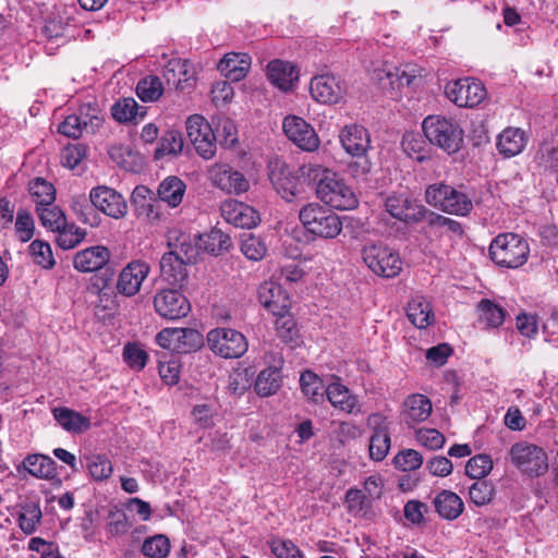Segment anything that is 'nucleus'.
Returning <instances> with one entry per match:
<instances>
[{
  "label": "nucleus",
  "mask_w": 558,
  "mask_h": 558,
  "mask_svg": "<svg viewBox=\"0 0 558 558\" xmlns=\"http://www.w3.org/2000/svg\"><path fill=\"white\" fill-rule=\"evenodd\" d=\"M304 229L325 240L336 239L342 231V220L332 208L318 203H308L299 211Z\"/></svg>",
  "instance_id": "f257e3e1"
},
{
  "label": "nucleus",
  "mask_w": 558,
  "mask_h": 558,
  "mask_svg": "<svg viewBox=\"0 0 558 558\" xmlns=\"http://www.w3.org/2000/svg\"><path fill=\"white\" fill-rule=\"evenodd\" d=\"M426 138L449 155L461 149L463 130L457 121L441 116H429L422 123Z\"/></svg>",
  "instance_id": "f03ea898"
},
{
  "label": "nucleus",
  "mask_w": 558,
  "mask_h": 558,
  "mask_svg": "<svg viewBox=\"0 0 558 558\" xmlns=\"http://www.w3.org/2000/svg\"><path fill=\"white\" fill-rule=\"evenodd\" d=\"M425 201L441 211L457 216H466L473 208L469 195L445 183L428 185L425 191Z\"/></svg>",
  "instance_id": "7ed1b4c3"
},
{
  "label": "nucleus",
  "mask_w": 558,
  "mask_h": 558,
  "mask_svg": "<svg viewBox=\"0 0 558 558\" xmlns=\"http://www.w3.org/2000/svg\"><path fill=\"white\" fill-rule=\"evenodd\" d=\"M527 242L519 234L504 233L497 235L489 246L490 258L499 266L518 268L529 257Z\"/></svg>",
  "instance_id": "20e7f679"
},
{
  "label": "nucleus",
  "mask_w": 558,
  "mask_h": 558,
  "mask_svg": "<svg viewBox=\"0 0 558 558\" xmlns=\"http://www.w3.org/2000/svg\"><path fill=\"white\" fill-rule=\"evenodd\" d=\"M508 459L515 469L530 477H539L549 469L546 451L542 447L524 440L510 447Z\"/></svg>",
  "instance_id": "39448f33"
},
{
  "label": "nucleus",
  "mask_w": 558,
  "mask_h": 558,
  "mask_svg": "<svg viewBox=\"0 0 558 558\" xmlns=\"http://www.w3.org/2000/svg\"><path fill=\"white\" fill-rule=\"evenodd\" d=\"M366 266L377 276L393 278L402 270V260L397 252L383 243H368L362 250Z\"/></svg>",
  "instance_id": "423d86ee"
},
{
  "label": "nucleus",
  "mask_w": 558,
  "mask_h": 558,
  "mask_svg": "<svg viewBox=\"0 0 558 558\" xmlns=\"http://www.w3.org/2000/svg\"><path fill=\"white\" fill-rule=\"evenodd\" d=\"M209 349L223 359L241 357L248 348L245 336L231 328H215L207 333Z\"/></svg>",
  "instance_id": "0eeeda50"
},
{
  "label": "nucleus",
  "mask_w": 558,
  "mask_h": 558,
  "mask_svg": "<svg viewBox=\"0 0 558 558\" xmlns=\"http://www.w3.org/2000/svg\"><path fill=\"white\" fill-rule=\"evenodd\" d=\"M186 133L195 150L205 159L216 154V134L210 124L199 114L191 116L186 121Z\"/></svg>",
  "instance_id": "6e6552de"
},
{
  "label": "nucleus",
  "mask_w": 558,
  "mask_h": 558,
  "mask_svg": "<svg viewBox=\"0 0 558 558\" xmlns=\"http://www.w3.org/2000/svg\"><path fill=\"white\" fill-rule=\"evenodd\" d=\"M154 308L160 317L177 320L187 316L191 304L178 289H161L154 296Z\"/></svg>",
  "instance_id": "1a4fd4ad"
},
{
  "label": "nucleus",
  "mask_w": 558,
  "mask_h": 558,
  "mask_svg": "<svg viewBox=\"0 0 558 558\" xmlns=\"http://www.w3.org/2000/svg\"><path fill=\"white\" fill-rule=\"evenodd\" d=\"M386 210L391 217L407 223H418L426 218L428 209L415 199L404 195L393 193L386 198Z\"/></svg>",
  "instance_id": "9d476101"
},
{
  "label": "nucleus",
  "mask_w": 558,
  "mask_h": 558,
  "mask_svg": "<svg viewBox=\"0 0 558 558\" xmlns=\"http://www.w3.org/2000/svg\"><path fill=\"white\" fill-rule=\"evenodd\" d=\"M446 95L459 107L473 108L485 99L486 89L480 81L460 78L447 84Z\"/></svg>",
  "instance_id": "9b49d317"
},
{
  "label": "nucleus",
  "mask_w": 558,
  "mask_h": 558,
  "mask_svg": "<svg viewBox=\"0 0 558 558\" xmlns=\"http://www.w3.org/2000/svg\"><path fill=\"white\" fill-rule=\"evenodd\" d=\"M317 196L330 208L348 210L357 205V198L352 189L342 180H338L336 173L318 189Z\"/></svg>",
  "instance_id": "f8f14e48"
},
{
  "label": "nucleus",
  "mask_w": 558,
  "mask_h": 558,
  "mask_svg": "<svg viewBox=\"0 0 558 558\" xmlns=\"http://www.w3.org/2000/svg\"><path fill=\"white\" fill-rule=\"evenodd\" d=\"M367 426L372 429L369 438V457L374 461H383L391 446L389 422L380 413H373L367 417Z\"/></svg>",
  "instance_id": "ddd939ff"
},
{
  "label": "nucleus",
  "mask_w": 558,
  "mask_h": 558,
  "mask_svg": "<svg viewBox=\"0 0 558 558\" xmlns=\"http://www.w3.org/2000/svg\"><path fill=\"white\" fill-rule=\"evenodd\" d=\"M89 201L96 209L116 219L123 218L128 213V204L123 196L105 185L92 189Z\"/></svg>",
  "instance_id": "4468645a"
},
{
  "label": "nucleus",
  "mask_w": 558,
  "mask_h": 558,
  "mask_svg": "<svg viewBox=\"0 0 558 558\" xmlns=\"http://www.w3.org/2000/svg\"><path fill=\"white\" fill-rule=\"evenodd\" d=\"M282 128L288 138L303 150L314 151L318 148L319 138L304 119L296 116L287 117L283 120Z\"/></svg>",
  "instance_id": "2eb2a0df"
},
{
  "label": "nucleus",
  "mask_w": 558,
  "mask_h": 558,
  "mask_svg": "<svg viewBox=\"0 0 558 558\" xmlns=\"http://www.w3.org/2000/svg\"><path fill=\"white\" fill-rule=\"evenodd\" d=\"M310 92L313 98L322 104H337L347 93L343 81L335 75L324 74L312 78Z\"/></svg>",
  "instance_id": "dca6fc26"
},
{
  "label": "nucleus",
  "mask_w": 558,
  "mask_h": 558,
  "mask_svg": "<svg viewBox=\"0 0 558 558\" xmlns=\"http://www.w3.org/2000/svg\"><path fill=\"white\" fill-rule=\"evenodd\" d=\"M210 179L215 186L228 194H241L250 187L245 175L229 165H215L210 169Z\"/></svg>",
  "instance_id": "f3484780"
},
{
  "label": "nucleus",
  "mask_w": 558,
  "mask_h": 558,
  "mask_svg": "<svg viewBox=\"0 0 558 558\" xmlns=\"http://www.w3.org/2000/svg\"><path fill=\"white\" fill-rule=\"evenodd\" d=\"M220 211L228 223L238 228L251 229L259 222V215L253 207L235 199L225 201Z\"/></svg>",
  "instance_id": "a211bd4d"
},
{
  "label": "nucleus",
  "mask_w": 558,
  "mask_h": 558,
  "mask_svg": "<svg viewBox=\"0 0 558 558\" xmlns=\"http://www.w3.org/2000/svg\"><path fill=\"white\" fill-rule=\"evenodd\" d=\"M258 300L275 316H283L289 312L291 305L288 293L274 281H265L259 286Z\"/></svg>",
  "instance_id": "6ab92c4d"
},
{
  "label": "nucleus",
  "mask_w": 558,
  "mask_h": 558,
  "mask_svg": "<svg viewBox=\"0 0 558 558\" xmlns=\"http://www.w3.org/2000/svg\"><path fill=\"white\" fill-rule=\"evenodd\" d=\"M163 76L169 85H173L175 89L190 93L195 86V71L187 60L171 59L165 66Z\"/></svg>",
  "instance_id": "aec40b11"
},
{
  "label": "nucleus",
  "mask_w": 558,
  "mask_h": 558,
  "mask_svg": "<svg viewBox=\"0 0 558 558\" xmlns=\"http://www.w3.org/2000/svg\"><path fill=\"white\" fill-rule=\"evenodd\" d=\"M149 272V266L144 262H132L120 272L117 289L119 293L125 296L135 295L142 286V282Z\"/></svg>",
  "instance_id": "412c9836"
},
{
  "label": "nucleus",
  "mask_w": 558,
  "mask_h": 558,
  "mask_svg": "<svg viewBox=\"0 0 558 558\" xmlns=\"http://www.w3.org/2000/svg\"><path fill=\"white\" fill-rule=\"evenodd\" d=\"M344 150L351 156L365 155L371 148L368 131L359 124H349L342 128L339 135Z\"/></svg>",
  "instance_id": "4be33fe9"
},
{
  "label": "nucleus",
  "mask_w": 558,
  "mask_h": 558,
  "mask_svg": "<svg viewBox=\"0 0 558 558\" xmlns=\"http://www.w3.org/2000/svg\"><path fill=\"white\" fill-rule=\"evenodd\" d=\"M269 180L275 190L288 202L292 201V198L300 193L298 179L282 161H276L270 167Z\"/></svg>",
  "instance_id": "5701e85b"
},
{
  "label": "nucleus",
  "mask_w": 558,
  "mask_h": 558,
  "mask_svg": "<svg viewBox=\"0 0 558 558\" xmlns=\"http://www.w3.org/2000/svg\"><path fill=\"white\" fill-rule=\"evenodd\" d=\"M131 203L138 218L147 221L159 220V204L155 198L154 192L148 187L144 185L136 186L132 192Z\"/></svg>",
  "instance_id": "b1692460"
},
{
  "label": "nucleus",
  "mask_w": 558,
  "mask_h": 558,
  "mask_svg": "<svg viewBox=\"0 0 558 558\" xmlns=\"http://www.w3.org/2000/svg\"><path fill=\"white\" fill-rule=\"evenodd\" d=\"M110 259V251L97 245L80 251L74 256V267L82 272H92L104 268Z\"/></svg>",
  "instance_id": "393cba45"
},
{
  "label": "nucleus",
  "mask_w": 558,
  "mask_h": 558,
  "mask_svg": "<svg viewBox=\"0 0 558 558\" xmlns=\"http://www.w3.org/2000/svg\"><path fill=\"white\" fill-rule=\"evenodd\" d=\"M102 119L97 114H71L65 118V120L59 124L58 131L72 138H78L82 136L83 132L94 133L97 128L101 125Z\"/></svg>",
  "instance_id": "a878e982"
},
{
  "label": "nucleus",
  "mask_w": 558,
  "mask_h": 558,
  "mask_svg": "<svg viewBox=\"0 0 558 558\" xmlns=\"http://www.w3.org/2000/svg\"><path fill=\"white\" fill-rule=\"evenodd\" d=\"M251 68V57L247 53L229 52L218 63V70L231 82L243 80Z\"/></svg>",
  "instance_id": "bb28decb"
},
{
  "label": "nucleus",
  "mask_w": 558,
  "mask_h": 558,
  "mask_svg": "<svg viewBox=\"0 0 558 558\" xmlns=\"http://www.w3.org/2000/svg\"><path fill=\"white\" fill-rule=\"evenodd\" d=\"M22 470L37 478L50 480L57 475V463L48 456L33 453L28 454L22 464L17 466L19 473Z\"/></svg>",
  "instance_id": "cd10ccee"
},
{
  "label": "nucleus",
  "mask_w": 558,
  "mask_h": 558,
  "mask_svg": "<svg viewBox=\"0 0 558 558\" xmlns=\"http://www.w3.org/2000/svg\"><path fill=\"white\" fill-rule=\"evenodd\" d=\"M267 76L274 85L282 90H288L298 80L299 73L292 63L274 60L267 66Z\"/></svg>",
  "instance_id": "c85d7f7f"
},
{
  "label": "nucleus",
  "mask_w": 558,
  "mask_h": 558,
  "mask_svg": "<svg viewBox=\"0 0 558 558\" xmlns=\"http://www.w3.org/2000/svg\"><path fill=\"white\" fill-rule=\"evenodd\" d=\"M186 263L172 253H165L160 259V272L165 280L172 286H182L186 279Z\"/></svg>",
  "instance_id": "c756f323"
},
{
  "label": "nucleus",
  "mask_w": 558,
  "mask_h": 558,
  "mask_svg": "<svg viewBox=\"0 0 558 558\" xmlns=\"http://www.w3.org/2000/svg\"><path fill=\"white\" fill-rule=\"evenodd\" d=\"M404 405V422L409 426L427 420L432 413V402L423 395L409 397Z\"/></svg>",
  "instance_id": "7c9ffc66"
},
{
  "label": "nucleus",
  "mask_w": 558,
  "mask_h": 558,
  "mask_svg": "<svg viewBox=\"0 0 558 558\" xmlns=\"http://www.w3.org/2000/svg\"><path fill=\"white\" fill-rule=\"evenodd\" d=\"M325 393L329 402L343 412L352 413L357 407V398L339 381H333L328 385Z\"/></svg>",
  "instance_id": "2f4dec72"
},
{
  "label": "nucleus",
  "mask_w": 558,
  "mask_h": 558,
  "mask_svg": "<svg viewBox=\"0 0 558 558\" xmlns=\"http://www.w3.org/2000/svg\"><path fill=\"white\" fill-rule=\"evenodd\" d=\"M407 316L420 329L428 327L434 320L432 306L423 296H415L408 303Z\"/></svg>",
  "instance_id": "473e14b6"
},
{
  "label": "nucleus",
  "mask_w": 558,
  "mask_h": 558,
  "mask_svg": "<svg viewBox=\"0 0 558 558\" xmlns=\"http://www.w3.org/2000/svg\"><path fill=\"white\" fill-rule=\"evenodd\" d=\"M438 514L447 520L457 519L463 511V501L453 492L442 490L434 499Z\"/></svg>",
  "instance_id": "72a5a7b5"
},
{
  "label": "nucleus",
  "mask_w": 558,
  "mask_h": 558,
  "mask_svg": "<svg viewBox=\"0 0 558 558\" xmlns=\"http://www.w3.org/2000/svg\"><path fill=\"white\" fill-rule=\"evenodd\" d=\"M198 246L209 254L218 256L230 250L232 241L229 234L218 228H214L208 233L199 236Z\"/></svg>",
  "instance_id": "f704fd0d"
},
{
  "label": "nucleus",
  "mask_w": 558,
  "mask_h": 558,
  "mask_svg": "<svg viewBox=\"0 0 558 558\" xmlns=\"http://www.w3.org/2000/svg\"><path fill=\"white\" fill-rule=\"evenodd\" d=\"M185 184L178 177L166 178L158 187L157 194L159 201L167 203L171 207H177L185 193Z\"/></svg>",
  "instance_id": "c9c22d12"
},
{
  "label": "nucleus",
  "mask_w": 558,
  "mask_h": 558,
  "mask_svg": "<svg viewBox=\"0 0 558 558\" xmlns=\"http://www.w3.org/2000/svg\"><path fill=\"white\" fill-rule=\"evenodd\" d=\"M52 413L56 421L68 432L82 433L90 425L87 417L69 408H54Z\"/></svg>",
  "instance_id": "e433bc0d"
},
{
  "label": "nucleus",
  "mask_w": 558,
  "mask_h": 558,
  "mask_svg": "<svg viewBox=\"0 0 558 558\" xmlns=\"http://www.w3.org/2000/svg\"><path fill=\"white\" fill-rule=\"evenodd\" d=\"M282 384L281 372L278 367L271 366L263 369L255 380V391L260 397L275 395Z\"/></svg>",
  "instance_id": "4c0bfd02"
},
{
  "label": "nucleus",
  "mask_w": 558,
  "mask_h": 558,
  "mask_svg": "<svg viewBox=\"0 0 558 558\" xmlns=\"http://www.w3.org/2000/svg\"><path fill=\"white\" fill-rule=\"evenodd\" d=\"M29 193L36 204V210L51 206L56 199V189L52 183L43 178H35L29 182Z\"/></svg>",
  "instance_id": "58836bf2"
},
{
  "label": "nucleus",
  "mask_w": 558,
  "mask_h": 558,
  "mask_svg": "<svg viewBox=\"0 0 558 558\" xmlns=\"http://www.w3.org/2000/svg\"><path fill=\"white\" fill-rule=\"evenodd\" d=\"M525 145L524 133L520 129L508 128L498 136L497 147L505 156H514Z\"/></svg>",
  "instance_id": "ea45409f"
},
{
  "label": "nucleus",
  "mask_w": 558,
  "mask_h": 558,
  "mask_svg": "<svg viewBox=\"0 0 558 558\" xmlns=\"http://www.w3.org/2000/svg\"><path fill=\"white\" fill-rule=\"evenodd\" d=\"M146 108L141 107L134 98H123L112 107V117L119 122H131L137 118L143 119Z\"/></svg>",
  "instance_id": "a19ab883"
},
{
  "label": "nucleus",
  "mask_w": 558,
  "mask_h": 558,
  "mask_svg": "<svg viewBox=\"0 0 558 558\" xmlns=\"http://www.w3.org/2000/svg\"><path fill=\"white\" fill-rule=\"evenodd\" d=\"M163 94L161 80L156 75L141 78L136 85V95L144 102H155Z\"/></svg>",
  "instance_id": "79ce46f5"
},
{
  "label": "nucleus",
  "mask_w": 558,
  "mask_h": 558,
  "mask_svg": "<svg viewBox=\"0 0 558 558\" xmlns=\"http://www.w3.org/2000/svg\"><path fill=\"white\" fill-rule=\"evenodd\" d=\"M300 385L302 392L308 400L319 403L324 400L325 387L323 380L313 372L305 371L301 374Z\"/></svg>",
  "instance_id": "37998d69"
},
{
  "label": "nucleus",
  "mask_w": 558,
  "mask_h": 558,
  "mask_svg": "<svg viewBox=\"0 0 558 558\" xmlns=\"http://www.w3.org/2000/svg\"><path fill=\"white\" fill-rule=\"evenodd\" d=\"M182 149V134L177 130H168L161 136L159 146L155 150V159H160L166 155L177 156Z\"/></svg>",
  "instance_id": "c03bdc74"
},
{
  "label": "nucleus",
  "mask_w": 558,
  "mask_h": 558,
  "mask_svg": "<svg viewBox=\"0 0 558 558\" xmlns=\"http://www.w3.org/2000/svg\"><path fill=\"white\" fill-rule=\"evenodd\" d=\"M58 232L57 235V244L62 250H71L78 245L86 236V231L76 227L74 223L65 225L59 230H54Z\"/></svg>",
  "instance_id": "a18cd8bd"
},
{
  "label": "nucleus",
  "mask_w": 558,
  "mask_h": 558,
  "mask_svg": "<svg viewBox=\"0 0 558 558\" xmlns=\"http://www.w3.org/2000/svg\"><path fill=\"white\" fill-rule=\"evenodd\" d=\"M300 175L310 185L315 186L316 192L324 183H327V180L335 174L331 170L324 168L320 165L306 163L300 167L299 169Z\"/></svg>",
  "instance_id": "49530a36"
},
{
  "label": "nucleus",
  "mask_w": 558,
  "mask_h": 558,
  "mask_svg": "<svg viewBox=\"0 0 558 558\" xmlns=\"http://www.w3.org/2000/svg\"><path fill=\"white\" fill-rule=\"evenodd\" d=\"M480 312V320L485 323L487 327L496 328L505 320V311L489 300H482L477 305Z\"/></svg>",
  "instance_id": "de8ad7c7"
},
{
  "label": "nucleus",
  "mask_w": 558,
  "mask_h": 558,
  "mask_svg": "<svg viewBox=\"0 0 558 558\" xmlns=\"http://www.w3.org/2000/svg\"><path fill=\"white\" fill-rule=\"evenodd\" d=\"M241 252L251 260H260L267 253V246L262 238L244 233L241 239Z\"/></svg>",
  "instance_id": "09e8293b"
},
{
  "label": "nucleus",
  "mask_w": 558,
  "mask_h": 558,
  "mask_svg": "<svg viewBox=\"0 0 558 558\" xmlns=\"http://www.w3.org/2000/svg\"><path fill=\"white\" fill-rule=\"evenodd\" d=\"M170 551V542L162 534L155 535L144 541L142 553L148 558H166Z\"/></svg>",
  "instance_id": "8fccbe9b"
},
{
  "label": "nucleus",
  "mask_w": 558,
  "mask_h": 558,
  "mask_svg": "<svg viewBox=\"0 0 558 558\" xmlns=\"http://www.w3.org/2000/svg\"><path fill=\"white\" fill-rule=\"evenodd\" d=\"M178 352H191L203 345L204 339L199 331L192 328H177Z\"/></svg>",
  "instance_id": "3c124183"
},
{
  "label": "nucleus",
  "mask_w": 558,
  "mask_h": 558,
  "mask_svg": "<svg viewBox=\"0 0 558 558\" xmlns=\"http://www.w3.org/2000/svg\"><path fill=\"white\" fill-rule=\"evenodd\" d=\"M87 459V469L96 481H104L112 474V464L104 454H92Z\"/></svg>",
  "instance_id": "603ef678"
},
{
  "label": "nucleus",
  "mask_w": 558,
  "mask_h": 558,
  "mask_svg": "<svg viewBox=\"0 0 558 558\" xmlns=\"http://www.w3.org/2000/svg\"><path fill=\"white\" fill-rule=\"evenodd\" d=\"M41 519V510L38 505L28 504L23 506L22 512L19 515V525L25 534L35 532L37 524Z\"/></svg>",
  "instance_id": "864d4df0"
},
{
  "label": "nucleus",
  "mask_w": 558,
  "mask_h": 558,
  "mask_svg": "<svg viewBox=\"0 0 558 558\" xmlns=\"http://www.w3.org/2000/svg\"><path fill=\"white\" fill-rule=\"evenodd\" d=\"M72 209L81 222L90 226L98 225L96 208L90 201L88 202L86 199L85 196L82 195L74 198L72 202Z\"/></svg>",
  "instance_id": "5fc2aeb1"
},
{
  "label": "nucleus",
  "mask_w": 558,
  "mask_h": 558,
  "mask_svg": "<svg viewBox=\"0 0 558 558\" xmlns=\"http://www.w3.org/2000/svg\"><path fill=\"white\" fill-rule=\"evenodd\" d=\"M493 469V461L487 454L472 457L465 465V474L475 480L485 477Z\"/></svg>",
  "instance_id": "6e6d98bb"
},
{
  "label": "nucleus",
  "mask_w": 558,
  "mask_h": 558,
  "mask_svg": "<svg viewBox=\"0 0 558 558\" xmlns=\"http://www.w3.org/2000/svg\"><path fill=\"white\" fill-rule=\"evenodd\" d=\"M36 211L41 225L52 231L59 230L66 222L64 213L53 204L51 206H45L43 209Z\"/></svg>",
  "instance_id": "4d7b16f0"
},
{
  "label": "nucleus",
  "mask_w": 558,
  "mask_h": 558,
  "mask_svg": "<svg viewBox=\"0 0 558 558\" xmlns=\"http://www.w3.org/2000/svg\"><path fill=\"white\" fill-rule=\"evenodd\" d=\"M29 251L34 263L37 265L45 269H50L54 266L56 262L52 256V251L47 242L35 240L31 243Z\"/></svg>",
  "instance_id": "13d9d810"
},
{
  "label": "nucleus",
  "mask_w": 558,
  "mask_h": 558,
  "mask_svg": "<svg viewBox=\"0 0 558 558\" xmlns=\"http://www.w3.org/2000/svg\"><path fill=\"white\" fill-rule=\"evenodd\" d=\"M177 242L174 248L169 253L177 255L189 265L194 264L198 256V246L191 241L189 235L184 234L178 238Z\"/></svg>",
  "instance_id": "bf43d9fd"
},
{
  "label": "nucleus",
  "mask_w": 558,
  "mask_h": 558,
  "mask_svg": "<svg viewBox=\"0 0 558 558\" xmlns=\"http://www.w3.org/2000/svg\"><path fill=\"white\" fill-rule=\"evenodd\" d=\"M423 463V457L414 449H405L400 451L393 458V464L401 471H414Z\"/></svg>",
  "instance_id": "052dcab7"
},
{
  "label": "nucleus",
  "mask_w": 558,
  "mask_h": 558,
  "mask_svg": "<svg viewBox=\"0 0 558 558\" xmlns=\"http://www.w3.org/2000/svg\"><path fill=\"white\" fill-rule=\"evenodd\" d=\"M535 159L545 169L558 168V145L554 142L543 143L536 153Z\"/></svg>",
  "instance_id": "680f3d73"
},
{
  "label": "nucleus",
  "mask_w": 558,
  "mask_h": 558,
  "mask_svg": "<svg viewBox=\"0 0 558 558\" xmlns=\"http://www.w3.org/2000/svg\"><path fill=\"white\" fill-rule=\"evenodd\" d=\"M216 142L225 147H232L236 142V128L232 120L221 119L216 126Z\"/></svg>",
  "instance_id": "e2e57ef3"
},
{
  "label": "nucleus",
  "mask_w": 558,
  "mask_h": 558,
  "mask_svg": "<svg viewBox=\"0 0 558 558\" xmlns=\"http://www.w3.org/2000/svg\"><path fill=\"white\" fill-rule=\"evenodd\" d=\"M469 495L475 505L484 506L493 499L494 487L486 481H477L470 487Z\"/></svg>",
  "instance_id": "0e129e2a"
},
{
  "label": "nucleus",
  "mask_w": 558,
  "mask_h": 558,
  "mask_svg": "<svg viewBox=\"0 0 558 558\" xmlns=\"http://www.w3.org/2000/svg\"><path fill=\"white\" fill-rule=\"evenodd\" d=\"M34 220L27 210L21 209L15 221V231L22 242H28L34 235Z\"/></svg>",
  "instance_id": "69168bd1"
},
{
  "label": "nucleus",
  "mask_w": 558,
  "mask_h": 558,
  "mask_svg": "<svg viewBox=\"0 0 558 558\" xmlns=\"http://www.w3.org/2000/svg\"><path fill=\"white\" fill-rule=\"evenodd\" d=\"M123 357L126 364L134 369H142L147 362V353L136 344H126L123 350Z\"/></svg>",
  "instance_id": "338daca9"
},
{
  "label": "nucleus",
  "mask_w": 558,
  "mask_h": 558,
  "mask_svg": "<svg viewBox=\"0 0 558 558\" xmlns=\"http://www.w3.org/2000/svg\"><path fill=\"white\" fill-rule=\"evenodd\" d=\"M270 548L277 558H303L300 549L291 541L274 539Z\"/></svg>",
  "instance_id": "774afa93"
}]
</instances>
